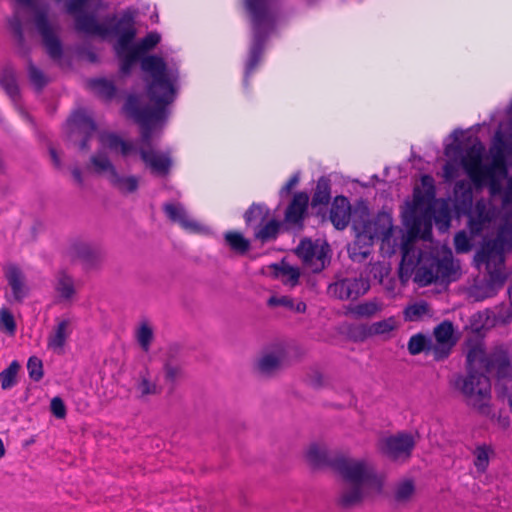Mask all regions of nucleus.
<instances>
[{
  "label": "nucleus",
  "instance_id": "nucleus-15",
  "mask_svg": "<svg viewBox=\"0 0 512 512\" xmlns=\"http://www.w3.org/2000/svg\"><path fill=\"white\" fill-rule=\"evenodd\" d=\"M435 343L432 342V355L436 361L446 359L454 345L456 338L454 337V327L452 322L445 320L438 324L433 331Z\"/></svg>",
  "mask_w": 512,
  "mask_h": 512
},
{
  "label": "nucleus",
  "instance_id": "nucleus-55",
  "mask_svg": "<svg viewBox=\"0 0 512 512\" xmlns=\"http://www.w3.org/2000/svg\"><path fill=\"white\" fill-rule=\"evenodd\" d=\"M27 370L29 377L33 381H40L43 377V364L42 361L36 356H32L28 359Z\"/></svg>",
  "mask_w": 512,
  "mask_h": 512
},
{
  "label": "nucleus",
  "instance_id": "nucleus-26",
  "mask_svg": "<svg viewBox=\"0 0 512 512\" xmlns=\"http://www.w3.org/2000/svg\"><path fill=\"white\" fill-rule=\"evenodd\" d=\"M163 210L171 221L179 223L185 230L191 232H198L200 230V224L189 218L181 204L165 203Z\"/></svg>",
  "mask_w": 512,
  "mask_h": 512
},
{
  "label": "nucleus",
  "instance_id": "nucleus-47",
  "mask_svg": "<svg viewBox=\"0 0 512 512\" xmlns=\"http://www.w3.org/2000/svg\"><path fill=\"white\" fill-rule=\"evenodd\" d=\"M27 74L30 83L37 92H41L43 88L49 83L48 77L42 70L34 65L31 59L28 60Z\"/></svg>",
  "mask_w": 512,
  "mask_h": 512
},
{
  "label": "nucleus",
  "instance_id": "nucleus-10",
  "mask_svg": "<svg viewBox=\"0 0 512 512\" xmlns=\"http://www.w3.org/2000/svg\"><path fill=\"white\" fill-rule=\"evenodd\" d=\"M296 255L313 273H320L330 263V247L327 243L319 244L311 239H302L295 249Z\"/></svg>",
  "mask_w": 512,
  "mask_h": 512
},
{
  "label": "nucleus",
  "instance_id": "nucleus-59",
  "mask_svg": "<svg viewBox=\"0 0 512 512\" xmlns=\"http://www.w3.org/2000/svg\"><path fill=\"white\" fill-rule=\"evenodd\" d=\"M0 326L10 334H14L16 331L14 316L9 310L5 308L0 310Z\"/></svg>",
  "mask_w": 512,
  "mask_h": 512
},
{
  "label": "nucleus",
  "instance_id": "nucleus-17",
  "mask_svg": "<svg viewBox=\"0 0 512 512\" xmlns=\"http://www.w3.org/2000/svg\"><path fill=\"white\" fill-rule=\"evenodd\" d=\"M68 124L72 127V132L82 135L79 149L87 150L89 148L88 142L96 131V124L93 119L85 111L77 110L70 116Z\"/></svg>",
  "mask_w": 512,
  "mask_h": 512
},
{
  "label": "nucleus",
  "instance_id": "nucleus-43",
  "mask_svg": "<svg viewBox=\"0 0 512 512\" xmlns=\"http://www.w3.org/2000/svg\"><path fill=\"white\" fill-rule=\"evenodd\" d=\"M161 36L157 32H149L145 37L136 43H131L132 48L142 57L152 49H154L160 42Z\"/></svg>",
  "mask_w": 512,
  "mask_h": 512
},
{
  "label": "nucleus",
  "instance_id": "nucleus-38",
  "mask_svg": "<svg viewBox=\"0 0 512 512\" xmlns=\"http://www.w3.org/2000/svg\"><path fill=\"white\" fill-rule=\"evenodd\" d=\"M282 361L280 353H267L259 358L257 361V369L263 375H271L279 369Z\"/></svg>",
  "mask_w": 512,
  "mask_h": 512
},
{
  "label": "nucleus",
  "instance_id": "nucleus-1",
  "mask_svg": "<svg viewBox=\"0 0 512 512\" xmlns=\"http://www.w3.org/2000/svg\"><path fill=\"white\" fill-rule=\"evenodd\" d=\"M142 70L149 74L151 81L147 82L146 93L154 107L143 105L137 95H129L123 110L128 118L140 126V139L137 143L126 141L116 133H102L99 137L101 144L111 151H119L123 157L138 153L140 159L152 174L164 177L169 174L173 161L170 151H156L152 148V131L156 123L163 122L168 117L167 106L176 98L175 85L179 73L167 67L160 56H149L142 61Z\"/></svg>",
  "mask_w": 512,
  "mask_h": 512
},
{
  "label": "nucleus",
  "instance_id": "nucleus-29",
  "mask_svg": "<svg viewBox=\"0 0 512 512\" xmlns=\"http://www.w3.org/2000/svg\"><path fill=\"white\" fill-rule=\"evenodd\" d=\"M115 54L120 62L119 71L122 75L127 76L131 73L133 66L140 61L142 65L143 59L149 57L150 55H146L142 57L139 55L130 45L128 49H119L118 47H114Z\"/></svg>",
  "mask_w": 512,
  "mask_h": 512
},
{
  "label": "nucleus",
  "instance_id": "nucleus-57",
  "mask_svg": "<svg viewBox=\"0 0 512 512\" xmlns=\"http://www.w3.org/2000/svg\"><path fill=\"white\" fill-rule=\"evenodd\" d=\"M428 305L425 302L415 303L405 309V317L410 321H415L428 313Z\"/></svg>",
  "mask_w": 512,
  "mask_h": 512
},
{
  "label": "nucleus",
  "instance_id": "nucleus-32",
  "mask_svg": "<svg viewBox=\"0 0 512 512\" xmlns=\"http://www.w3.org/2000/svg\"><path fill=\"white\" fill-rule=\"evenodd\" d=\"M270 216L269 209L263 204L253 203L244 214L246 225L254 229L262 225Z\"/></svg>",
  "mask_w": 512,
  "mask_h": 512
},
{
  "label": "nucleus",
  "instance_id": "nucleus-23",
  "mask_svg": "<svg viewBox=\"0 0 512 512\" xmlns=\"http://www.w3.org/2000/svg\"><path fill=\"white\" fill-rule=\"evenodd\" d=\"M351 216V206L345 196H336L332 202L329 218L338 230L345 229Z\"/></svg>",
  "mask_w": 512,
  "mask_h": 512
},
{
  "label": "nucleus",
  "instance_id": "nucleus-33",
  "mask_svg": "<svg viewBox=\"0 0 512 512\" xmlns=\"http://www.w3.org/2000/svg\"><path fill=\"white\" fill-rule=\"evenodd\" d=\"M488 354L480 346H473L466 355L467 371H479L485 374Z\"/></svg>",
  "mask_w": 512,
  "mask_h": 512
},
{
  "label": "nucleus",
  "instance_id": "nucleus-11",
  "mask_svg": "<svg viewBox=\"0 0 512 512\" xmlns=\"http://www.w3.org/2000/svg\"><path fill=\"white\" fill-rule=\"evenodd\" d=\"M380 452L390 460L405 461L410 458L415 447V440L409 433H398L379 442Z\"/></svg>",
  "mask_w": 512,
  "mask_h": 512
},
{
  "label": "nucleus",
  "instance_id": "nucleus-52",
  "mask_svg": "<svg viewBox=\"0 0 512 512\" xmlns=\"http://www.w3.org/2000/svg\"><path fill=\"white\" fill-rule=\"evenodd\" d=\"M380 310L381 307L376 301H369L356 305L352 309V313L357 317H371Z\"/></svg>",
  "mask_w": 512,
  "mask_h": 512
},
{
  "label": "nucleus",
  "instance_id": "nucleus-54",
  "mask_svg": "<svg viewBox=\"0 0 512 512\" xmlns=\"http://www.w3.org/2000/svg\"><path fill=\"white\" fill-rule=\"evenodd\" d=\"M461 167L458 158H450L443 166V178L445 182H452L459 176V168Z\"/></svg>",
  "mask_w": 512,
  "mask_h": 512
},
{
  "label": "nucleus",
  "instance_id": "nucleus-19",
  "mask_svg": "<svg viewBox=\"0 0 512 512\" xmlns=\"http://www.w3.org/2000/svg\"><path fill=\"white\" fill-rule=\"evenodd\" d=\"M309 197L304 192H298L293 196L287 206L284 221L287 225L298 229L303 228V222L307 213Z\"/></svg>",
  "mask_w": 512,
  "mask_h": 512
},
{
  "label": "nucleus",
  "instance_id": "nucleus-27",
  "mask_svg": "<svg viewBox=\"0 0 512 512\" xmlns=\"http://www.w3.org/2000/svg\"><path fill=\"white\" fill-rule=\"evenodd\" d=\"M340 456L339 453L329 451L325 446L312 444L306 452V458L313 468H332V462Z\"/></svg>",
  "mask_w": 512,
  "mask_h": 512
},
{
  "label": "nucleus",
  "instance_id": "nucleus-21",
  "mask_svg": "<svg viewBox=\"0 0 512 512\" xmlns=\"http://www.w3.org/2000/svg\"><path fill=\"white\" fill-rule=\"evenodd\" d=\"M70 255L87 268L95 267L101 259L99 247L83 241H75L69 249Z\"/></svg>",
  "mask_w": 512,
  "mask_h": 512
},
{
  "label": "nucleus",
  "instance_id": "nucleus-58",
  "mask_svg": "<svg viewBox=\"0 0 512 512\" xmlns=\"http://www.w3.org/2000/svg\"><path fill=\"white\" fill-rule=\"evenodd\" d=\"M394 327V320L392 318H389L373 323L369 328V333L373 335L385 334L392 331Z\"/></svg>",
  "mask_w": 512,
  "mask_h": 512
},
{
  "label": "nucleus",
  "instance_id": "nucleus-35",
  "mask_svg": "<svg viewBox=\"0 0 512 512\" xmlns=\"http://www.w3.org/2000/svg\"><path fill=\"white\" fill-rule=\"evenodd\" d=\"M93 171L97 174L108 173V179L117 171L105 151L99 150L90 157Z\"/></svg>",
  "mask_w": 512,
  "mask_h": 512
},
{
  "label": "nucleus",
  "instance_id": "nucleus-13",
  "mask_svg": "<svg viewBox=\"0 0 512 512\" xmlns=\"http://www.w3.org/2000/svg\"><path fill=\"white\" fill-rule=\"evenodd\" d=\"M369 288V281L364 278H343L330 284L328 293L339 300H356Z\"/></svg>",
  "mask_w": 512,
  "mask_h": 512
},
{
  "label": "nucleus",
  "instance_id": "nucleus-36",
  "mask_svg": "<svg viewBox=\"0 0 512 512\" xmlns=\"http://www.w3.org/2000/svg\"><path fill=\"white\" fill-rule=\"evenodd\" d=\"M331 199V182L326 176H321L316 185L315 192L312 196V206L326 205Z\"/></svg>",
  "mask_w": 512,
  "mask_h": 512
},
{
  "label": "nucleus",
  "instance_id": "nucleus-41",
  "mask_svg": "<svg viewBox=\"0 0 512 512\" xmlns=\"http://www.w3.org/2000/svg\"><path fill=\"white\" fill-rule=\"evenodd\" d=\"M363 485H352L345 488L339 498V504L344 508H350L363 499Z\"/></svg>",
  "mask_w": 512,
  "mask_h": 512
},
{
  "label": "nucleus",
  "instance_id": "nucleus-42",
  "mask_svg": "<svg viewBox=\"0 0 512 512\" xmlns=\"http://www.w3.org/2000/svg\"><path fill=\"white\" fill-rule=\"evenodd\" d=\"M362 240H365L363 235L358 233L356 241L348 249L349 256L354 262H363L371 254L370 246L372 242L368 241L367 244L365 243V245H360Z\"/></svg>",
  "mask_w": 512,
  "mask_h": 512
},
{
  "label": "nucleus",
  "instance_id": "nucleus-63",
  "mask_svg": "<svg viewBox=\"0 0 512 512\" xmlns=\"http://www.w3.org/2000/svg\"><path fill=\"white\" fill-rule=\"evenodd\" d=\"M50 409L52 414L58 419H63L66 416V406L64 401L58 396L51 400Z\"/></svg>",
  "mask_w": 512,
  "mask_h": 512
},
{
  "label": "nucleus",
  "instance_id": "nucleus-16",
  "mask_svg": "<svg viewBox=\"0 0 512 512\" xmlns=\"http://www.w3.org/2000/svg\"><path fill=\"white\" fill-rule=\"evenodd\" d=\"M463 215L468 217V229L473 237L480 236L492 220L491 211L483 198L477 200L471 210Z\"/></svg>",
  "mask_w": 512,
  "mask_h": 512
},
{
  "label": "nucleus",
  "instance_id": "nucleus-3",
  "mask_svg": "<svg viewBox=\"0 0 512 512\" xmlns=\"http://www.w3.org/2000/svg\"><path fill=\"white\" fill-rule=\"evenodd\" d=\"M457 272L451 254L439 258L432 254L420 253L414 281L420 286H427L437 281H450Z\"/></svg>",
  "mask_w": 512,
  "mask_h": 512
},
{
  "label": "nucleus",
  "instance_id": "nucleus-28",
  "mask_svg": "<svg viewBox=\"0 0 512 512\" xmlns=\"http://www.w3.org/2000/svg\"><path fill=\"white\" fill-rule=\"evenodd\" d=\"M54 290L60 302L72 300L76 294L73 277L65 271H59L55 275Z\"/></svg>",
  "mask_w": 512,
  "mask_h": 512
},
{
  "label": "nucleus",
  "instance_id": "nucleus-9",
  "mask_svg": "<svg viewBox=\"0 0 512 512\" xmlns=\"http://www.w3.org/2000/svg\"><path fill=\"white\" fill-rule=\"evenodd\" d=\"M106 20L113 24L106 26L105 38L114 36L117 38L114 47H118L121 50L128 49L137 35L135 12L127 9L120 14L119 18L116 15H112L107 17Z\"/></svg>",
  "mask_w": 512,
  "mask_h": 512
},
{
  "label": "nucleus",
  "instance_id": "nucleus-8",
  "mask_svg": "<svg viewBox=\"0 0 512 512\" xmlns=\"http://www.w3.org/2000/svg\"><path fill=\"white\" fill-rule=\"evenodd\" d=\"M332 469L352 485L368 484L375 479L373 467L365 460H355L342 454L332 462Z\"/></svg>",
  "mask_w": 512,
  "mask_h": 512
},
{
  "label": "nucleus",
  "instance_id": "nucleus-7",
  "mask_svg": "<svg viewBox=\"0 0 512 512\" xmlns=\"http://www.w3.org/2000/svg\"><path fill=\"white\" fill-rule=\"evenodd\" d=\"M512 250V226L505 224L501 226L494 239L489 240L483 244L481 249L475 255V262L477 265L492 264V261H497L500 265H504L506 252Z\"/></svg>",
  "mask_w": 512,
  "mask_h": 512
},
{
  "label": "nucleus",
  "instance_id": "nucleus-14",
  "mask_svg": "<svg viewBox=\"0 0 512 512\" xmlns=\"http://www.w3.org/2000/svg\"><path fill=\"white\" fill-rule=\"evenodd\" d=\"M4 276L10 288V294H6L9 303L21 304L28 297L30 288L23 271L15 264H9L4 268Z\"/></svg>",
  "mask_w": 512,
  "mask_h": 512
},
{
  "label": "nucleus",
  "instance_id": "nucleus-6",
  "mask_svg": "<svg viewBox=\"0 0 512 512\" xmlns=\"http://www.w3.org/2000/svg\"><path fill=\"white\" fill-rule=\"evenodd\" d=\"M455 387L464 395L468 405L482 409L490 399L491 385L489 378L479 371H467L466 376H458Z\"/></svg>",
  "mask_w": 512,
  "mask_h": 512
},
{
  "label": "nucleus",
  "instance_id": "nucleus-53",
  "mask_svg": "<svg viewBox=\"0 0 512 512\" xmlns=\"http://www.w3.org/2000/svg\"><path fill=\"white\" fill-rule=\"evenodd\" d=\"M415 487L413 481L405 480L399 483L395 488V500L398 502H405L409 500L414 494Z\"/></svg>",
  "mask_w": 512,
  "mask_h": 512
},
{
  "label": "nucleus",
  "instance_id": "nucleus-22",
  "mask_svg": "<svg viewBox=\"0 0 512 512\" xmlns=\"http://www.w3.org/2000/svg\"><path fill=\"white\" fill-rule=\"evenodd\" d=\"M490 155L492 162L483 166L482 169L486 170L487 174H491L493 170H499V173L505 176L507 174V155L502 146V133L499 131L494 136Z\"/></svg>",
  "mask_w": 512,
  "mask_h": 512
},
{
  "label": "nucleus",
  "instance_id": "nucleus-62",
  "mask_svg": "<svg viewBox=\"0 0 512 512\" xmlns=\"http://www.w3.org/2000/svg\"><path fill=\"white\" fill-rule=\"evenodd\" d=\"M281 273L284 277H286L285 283L290 286H295L300 277L299 270L293 266L285 265L281 268Z\"/></svg>",
  "mask_w": 512,
  "mask_h": 512
},
{
  "label": "nucleus",
  "instance_id": "nucleus-5",
  "mask_svg": "<svg viewBox=\"0 0 512 512\" xmlns=\"http://www.w3.org/2000/svg\"><path fill=\"white\" fill-rule=\"evenodd\" d=\"M434 211L430 204L424 202L421 191L416 189L413 196V205L403 216V223L412 237L419 236L427 240L432 232V219Z\"/></svg>",
  "mask_w": 512,
  "mask_h": 512
},
{
  "label": "nucleus",
  "instance_id": "nucleus-56",
  "mask_svg": "<svg viewBox=\"0 0 512 512\" xmlns=\"http://www.w3.org/2000/svg\"><path fill=\"white\" fill-rule=\"evenodd\" d=\"M454 247L457 253H467L472 249L471 239L464 230L455 234Z\"/></svg>",
  "mask_w": 512,
  "mask_h": 512
},
{
  "label": "nucleus",
  "instance_id": "nucleus-49",
  "mask_svg": "<svg viewBox=\"0 0 512 512\" xmlns=\"http://www.w3.org/2000/svg\"><path fill=\"white\" fill-rule=\"evenodd\" d=\"M492 449L486 444L478 445L473 451L474 465L478 472H485L489 465L490 454Z\"/></svg>",
  "mask_w": 512,
  "mask_h": 512
},
{
  "label": "nucleus",
  "instance_id": "nucleus-64",
  "mask_svg": "<svg viewBox=\"0 0 512 512\" xmlns=\"http://www.w3.org/2000/svg\"><path fill=\"white\" fill-rule=\"evenodd\" d=\"M89 0H68L66 2V12L70 15H76L80 12H84L86 5Z\"/></svg>",
  "mask_w": 512,
  "mask_h": 512
},
{
  "label": "nucleus",
  "instance_id": "nucleus-60",
  "mask_svg": "<svg viewBox=\"0 0 512 512\" xmlns=\"http://www.w3.org/2000/svg\"><path fill=\"white\" fill-rule=\"evenodd\" d=\"M164 373L166 382H169L173 385L181 375V368L180 366L174 365L170 361H167L164 364Z\"/></svg>",
  "mask_w": 512,
  "mask_h": 512
},
{
  "label": "nucleus",
  "instance_id": "nucleus-40",
  "mask_svg": "<svg viewBox=\"0 0 512 512\" xmlns=\"http://www.w3.org/2000/svg\"><path fill=\"white\" fill-rule=\"evenodd\" d=\"M432 347V340L421 333L411 336L407 345L411 355H418L422 352L432 355Z\"/></svg>",
  "mask_w": 512,
  "mask_h": 512
},
{
  "label": "nucleus",
  "instance_id": "nucleus-31",
  "mask_svg": "<svg viewBox=\"0 0 512 512\" xmlns=\"http://www.w3.org/2000/svg\"><path fill=\"white\" fill-rule=\"evenodd\" d=\"M0 85L14 103L19 101L20 90L17 83L16 72L13 68L6 67L3 69L0 74Z\"/></svg>",
  "mask_w": 512,
  "mask_h": 512
},
{
  "label": "nucleus",
  "instance_id": "nucleus-50",
  "mask_svg": "<svg viewBox=\"0 0 512 512\" xmlns=\"http://www.w3.org/2000/svg\"><path fill=\"white\" fill-rule=\"evenodd\" d=\"M502 266L503 265H500L497 261H492L489 267L486 265L489 274V282L495 288L502 287L507 278Z\"/></svg>",
  "mask_w": 512,
  "mask_h": 512
},
{
  "label": "nucleus",
  "instance_id": "nucleus-45",
  "mask_svg": "<svg viewBox=\"0 0 512 512\" xmlns=\"http://www.w3.org/2000/svg\"><path fill=\"white\" fill-rule=\"evenodd\" d=\"M89 86L101 97L110 100L116 94V87L114 83L105 78H96L89 81Z\"/></svg>",
  "mask_w": 512,
  "mask_h": 512
},
{
  "label": "nucleus",
  "instance_id": "nucleus-24",
  "mask_svg": "<svg viewBox=\"0 0 512 512\" xmlns=\"http://www.w3.org/2000/svg\"><path fill=\"white\" fill-rule=\"evenodd\" d=\"M75 17V29L86 35H96L105 38L106 25L100 24L93 13L80 12Z\"/></svg>",
  "mask_w": 512,
  "mask_h": 512
},
{
  "label": "nucleus",
  "instance_id": "nucleus-30",
  "mask_svg": "<svg viewBox=\"0 0 512 512\" xmlns=\"http://www.w3.org/2000/svg\"><path fill=\"white\" fill-rule=\"evenodd\" d=\"M70 321L61 320L54 329V332L48 337V348L57 354H62L67 338L71 331L69 330Z\"/></svg>",
  "mask_w": 512,
  "mask_h": 512
},
{
  "label": "nucleus",
  "instance_id": "nucleus-44",
  "mask_svg": "<svg viewBox=\"0 0 512 512\" xmlns=\"http://www.w3.org/2000/svg\"><path fill=\"white\" fill-rule=\"evenodd\" d=\"M482 181L480 183H473L478 189L483 188L485 185L488 186L491 196H497L502 192V185L500 180L497 178L499 170H493L491 174H487L486 170L482 169Z\"/></svg>",
  "mask_w": 512,
  "mask_h": 512
},
{
  "label": "nucleus",
  "instance_id": "nucleus-34",
  "mask_svg": "<svg viewBox=\"0 0 512 512\" xmlns=\"http://www.w3.org/2000/svg\"><path fill=\"white\" fill-rule=\"evenodd\" d=\"M279 231L280 222L275 219H270L254 229V238L264 244L275 240Z\"/></svg>",
  "mask_w": 512,
  "mask_h": 512
},
{
  "label": "nucleus",
  "instance_id": "nucleus-25",
  "mask_svg": "<svg viewBox=\"0 0 512 512\" xmlns=\"http://www.w3.org/2000/svg\"><path fill=\"white\" fill-rule=\"evenodd\" d=\"M473 206V191L471 185L465 180H459L454 186V208L458 215L471 210Z\"/></svg>",
  "mask_w": 512,
  "mask_h": 512
},
{
  "label": "nucleus",
  "instance_id": "nucleus-2",
  "mask_svg": "<svg viewBox=\"0 0 512 512\" xmlns=\"http://www.w3.org/2000/svg\"><path fill=\"white\" fill-rule=\"evenodd\" d=\"M282 0H242V6L251 26V42L245 64L243 84L249 86V77L261 61L265 45L277 28ZM309 6L319 0H305Z\"/></svg>",
  "mask_w": 512,
  "mask_h": 512
},
{
  "label": "nucleus",
  "instance_id": "nucleus-61",
  "mask_svg": "<svg viewBox=\"0 0 512 512\" xmlns=\"http://www.w3.org/2000/svg\"><path fill=\"white\" fill-rule=\"evenodd\" d=\"M422 185L425 187V192L421 194L424 196V202L430 204L435 197V187L433 178L429 175H424L421 179Z\"/></svg>",
  "mask_w": 512,
  "mask_h": 512
},
{
  "label": "nucleus",
  "instance_id": "nucleus-4",
  "mask_svg": "<svg viewBox=\"0 0 512 512\" xmlns=\"http://www.w3.org/2000/svg\"><path fill=\"white\" fill-rule=\"evenodd\" d=\"M458 133L462 134V131L455 130L452 133L455 143L446 145L444 153L448 158H458L461 167L472 183H480L482 181V167L487 165L482 163L484 146L480 141H477L464 150L461 143H459Z\"/></svg>",
  "mask_w": 512,
  "mask_h": 512
},
{
  "label": "nucleus",
  "instance_id": "nucleus-48",
  "mask_svg": "<svg viewBox=\"0 0 512 512\" xmlns=\"http://www.w3.org/2000/svg\"><path fill=\"white\" fill-rule=\"evenodd\" d=\"M20 369L18 361L14 360L0 373V384L3 390H8L17 384V375Z\"/></svg>",
  "mask_w": 512,
  "mask_h": 512
},
{
  "label": "nucleus",
  "instance_id": "nucleus-12",
  "mask_svg": "<svg viewBox=\"0 0 512 512\" xmlns=\"http://www.w3.org/2000/svg\"><path fill=\"white\" fill-rule=\"evenodd\" d=\"M34 24L38 33L42 37L43 45L49 57L53 60H60L63 56V47L60 39L54 33L48 20L46 10L38 9L34 15Z\"/></svg>",
  "mask_w": 512,
  "mask_h": 512
},
{
  "label": "nucleus",
  "instance_id": "nucleus-46",
  "mask_svg": "<svg viewBox=\"0 0 512 512\" xmlns=\"http://www.w3.org/2000/svg\"><path fill=\"white\" fill-rule=\"evenodd\" d=\"M135 389L141 398L149 395H156L160 392L157 384L150 380L148 371L140 373L139 379L135 384Z\"/></svg>",
  "mask_w": 512,
  "mask_h": 512
},
{
  "label": "nucleus",
  "instance_id": "nucleus-18",
  "mask_svg": "<svg viewBox=\"0 0 512 512\" xmlns=\"http://www.w3.org/2000/svg\"><path fill=\"white\" fill-rule=\"evenodd\" d=\"M485 372L495 373L498 379L512 376L511 357L504 348L496 347L488 354Z\"/></svg>",
  "mask_w": 512,
  "mask_h": 512
},
{
  "label": "nucleus",
  "instance_id": "nucleus-37",
  "mask_svg": "<svg viewBox=\"0 0 512 512\" xmlns=\"http://www.w3.org/2000/svg\"><path fill=\"white\" fill-rule=\"evenodd\" d=\"M224 239L230 249L239 255L246 254L251 246L250 241L240 232L228 231L224 234Z\"/></svg>",
  "mask_w": 512,
  "mask_h": 512
},
{
  "label": "nucleus",
  "instance_id": "nucleus-20",
  "mask_svg": "<svg viewBox=\"0 0 512 512\" xmlns=\"http://www.w3.org/2000/svg\"><path fill=\"white\" fill-rule=\"evenodd\" d=\"M391 222L385 215H379L375 219L364 222L360 234L364 239L373 242L374 239H388L391 235Z\"/></svg>",
  "mask_w": 512,
  "mask_h": 512
},
{
  "label": "nucleus",
  "instance_id": "nucleus-39",
  "mask_svg": "<svg viewBox=\"0 0 512 512\" xmlns=\"http://www.w3.org/2000/svg\"><path fill=\"white\" fill-rule=\"evenodd\" d=\"M110 183L122 193H133L138 189L139 179L138 177L121 176L116 171L112 177H110Z\"/></svg>",
  "mask_w": 512,
  "mask_h": 512
},
{
  "label": "nucleus",
  "instance_id": "nucleus-51",
  "mask_svg": "<svg viewBox=\"0 0 512 512\" xmlns=\"http://www.w3.org/2000/svg\"><path fill=\"white\" fill-rule=\"evenodd\" d=\"M136 338L143 351H149L153 340L152 328L146 323L141 324L137 330Z\"/></svg>",
  "mask_w": 512,
  "mask_h": 512
}]
</instances>
